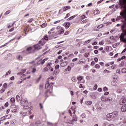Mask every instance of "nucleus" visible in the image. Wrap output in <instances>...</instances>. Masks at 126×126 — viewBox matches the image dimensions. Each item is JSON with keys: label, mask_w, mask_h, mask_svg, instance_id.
Segmentation results:
<instances>
[{"label": "nucleus", "mask_w": 126, "mask_h": 126, "mask_svg": "<svg viewBox=\"0 0 126 126\" xmlns=\"http://www.w3.org/2000/svg\"><path fill=\"white\" fill-rule=\"evenodd\" d=\"M126 2L125 0H119V5H121V9L122 10L120 13V16L116 18V21H119L120 19H125L126 20Z\"/></svg>", "instance_id": "nucleus-1"}, {"label": "nucleus", "mask_w": 126, "mask_h": 126, "mask_svg": "<svg viewBox=\"0 0 126 126\" xmlns=\"http://www.w3.org/2000/svg\"><path fill=\"white\" fill-rule=\"evenodd\" d=\"M118 116V112L114 111L111 113L108 114L106 115V119L107 121H114Z\"/></svg>", "instance_id": "nucleus-2"}, {"label": "nucleus", "mask_w": 126, "mask_h": 126, "mask_svg": "<svg viewBox=\"0 0 126 126\" xmlns=\"http://www.w3.org/2000/svg\"><path fill=\"white\" fill-rule=\"evenodd\" d=\"M121 34L119 36L120 40L121 42L126 43V30H124L122 32Z\"/></svg>", "instance_id": "nucleus-3"}, {"label": "nucleus", "mask_w": 126, "mask_h": 126, "mask_svg": "<svg viewBox=\"0 0 126 126\" xmlns=\"http://www.w3.org/2000/svg\"><path fill=\"white\" fill-rule=\"evenodd\" d=\"M101 100L103 102H112L113 101V98L112 97H105V96H102Z\"/></svg>", "instance_id": "nucleus-4"}, {"label": "nucleus", "mask_w": 126, "mask_h": 126, "mask_svg": "<svg viewBox=\"0 0 126 126\" xmlns=\"http://www.w3.org/2000/svg\"><path fill=\"white\" fill-rule=\"evenodd\" d=\"M64 33V31L63 30V28H61L60 30L57 31L55 35V36H59V35H61V34H63Z\"/></svg>", "instance_id": "nucleus-5"}, {"label": "nucleus", "mask_w": 126, "mask_h": 126, "mask_svg": "<svg viewBox=\"0 0 126 126\" xmlns=\"http://www.w3.org/2000/svg\"><path fill=\"white\" fill-rule=\"evenodd\" d=\"M121 22H123V24L121 26V29L123 32L124 30H126L125 29L126 28V20L125 19H124V20H122Z\"/></svg>", "instance_id": "nucleus-6"}, {"label": "nucleus", "mask_w": 126, "mask_h": 126, "mask_svg": "<svg viewBox=\"0 0 126 126\" xmlns=\"http://www.w3.org/2000/svg\"><path fill=\"white\" fill-rule=\"evenodd\" d=\"M21 106H23L24 107V109H25V110L27 109V108H28V105L27 104H24V101L21 100Z\"/></svg>", "instance_id": "nucleus-7"}, {"label": "nucleus", "mask_w": 126, "mask_h": 126, "mask_svg": "<svg viewBox=\"0 0 126 126\" xmlns=\"http://www.w3.org/2000/svg\"><path fill=\"white\" fill-rule=\"evenodd\" d=\"M60 65L62 67H64V66H66V65H67V61H65V62H62L61 63Z\"/></svg>", "instance_id": "nucleus-8"}, {"label": "nucleus", "mask_w": 126, "mask_h": 126, "mask_svg": "<svg viewBox=\"0 0 126 126\" xmlns=\"http://www.w3.org/2000/svg\"><path fill=\"white\" fill-rule=\"evenodd\" d=\"M126 100L125 98H122L119 101L120 105H124L126 103Z\"/></svg>", "instance_id": "nucleus-9"}, {"label": "nucleus", "mask_w": 126, "mask_h": 126, "mask_svg": "<svg viewBox=\"0 0 126 126\" xmlns=\"http://www.w3.org/2000/svg\"><path fill=\"white\" fill-rule=\"evenodd\" d=\"M122 112H126V104L122 106L121 109Z\"/></svg>", "instance_id": "nucleus-10"}, {"label": "nucleus", "mask_w": 126, "mask_h": 126, "mask_svg": "<svg viewBox=\"0 0 126 126\" xmlns=\"http://www.w3.org/2000/svg\"><path fill=\"white\" fill-rule=\"evenodd\" d=\"M63 25L66 28H69V27L70 26V23H69V22L64 23Z\"/></svg>", "instance_id": "nucleus-11"}, {"label": "nucleus", "mask_w": 126, "mask_h": 126, "mask_svg": "<svg viewBox=\"0 0 126 126\" xmlns=\"http://www.w3.org/2000/svg\"><path fill=\"white\" fill-rule=\"evenodd\" d=\"M41 49V46L36 44L34 45V50H40Z\"/></svg>", "instance_id": "nucleus-12"}, {"label": "nucleus", "mask_w": 126, "mask_h": 126, "mask_svg": "<svg viewBox=\"0 0 126 126\" xmlns=\"http://www.w3.org/2000/svg\"><path fill=\"white\" fill-rule=\"evenodd\" d=\"M72 121L77 122V117H76V115L73 116V119L72 120Z\"/></svg>", "instance_id": "nucleus-13"}, {"label": "nucleus", "mask_w": 126, "mask_h": 126, "mask_svg": "<svg viewBox=\"0 0 126 126\" xmlns=\"http://www.w3.org/2000/svg\"><path fill=\"white\" fill-rule=\"evenodd\" d=\"M76 16H77V14L70 17L69 18L67 19V20L68 21L71 20L72 19H73V18H74L75 17H76Z\"/></svg>", "instance_id": "nucleus-14"}, {"label": "nucleus", "mask_w": 126, "mask_h": 126, "mask_svg": "<svg viewBox=\"0 0 126 126\" xmlns=\"http://www.w3.org/2000/svg\"><path fill=\"white\" fill-rule=\"evenodd\" d=\"M94 15H97V14H99L100 13V11L99 10H95L94 11Z\"/></svg>", "instance_id": "nucleus-15"}, {"label": "nucleus", "mask_w": 126, "mask_h": 126, "mask_svg": "<svg viewBox=\"0 0 126 126\" xmlns=\"http://www.w3.org/2000/svg\"><path fill=\"white\" fill-rule=\"evenodd\" d=\"M48 84H50V79H48L47 80L46 83L45 84V89H47V85H48Z\"/></svg>", "instance_id": "nucleus-16"}, {"label": "nucleus", "mask_w": 126, "mask_h": 126, "mask_svg": "<svg viewBox=\"0 0 126 126\" xmlns=\"http://www.w3.org/2000/svg\"><path fill=\"white\" fill-rule=\"evenodd\" d=\"M111 85H112V86H117V82H116L115 81H112Z\"/></svg>", "instance_id": "nucleus-17"}, {"label": "nucleus", "mask_w": 126, "mask_h": 126, "mask_svg": "<svg viewBox=\"0 0 126 126\" xmlns=\"http://www.w3.org/2000/svg\"><path fill=\"white\" fill-rule=\"evenodd\" d=\"M86 105H88V106H90V105L92 104V101H86Z\"/></svg>", "instance_id": "nucleus-18"}, {"label": "nucleus", "mask_w": 126, "mask_h": 126, "mask_svg": "<svg viewBox=\"0 0 126 126\" xmlns=\"http://www.w3.org/2000/svg\"><path fill=\"white\" fill-rule=\"evenodd\" d=\"M71 79L73 82H76L77 81V80H76V78L75 77H72Z\"/></svg>", "instance_id": "nucleus-19"}, {"label": "nucleus", "mask_w": 126, "mask_h": 126, "mask_svg": "<svg viewBox=\"0 0 126 126\" xmlns=\"http://www.w3.org/2000/svg\"><path fill=\"white\" fill-rule=\"evenodd\" d=\"M17 59H18V60H19L20 61H22L23 59V57L21 56V55H18L17 57Z\"/></svg>", "instance_id": "nucleus-20"}, {"label": "nucleus", "mask_w": 126, "mask_h": 126, "mask_svg": "<svg viewBox=\"0 0 126 126\" xmlns=\"http://www.w3.org/2000/svg\"><path fill=\"white\" fill-rule=\"evenodd\" d=\"M77 79L78 80H79V81H80L82 80V79H83V76H80L79 77H78L77 78Z\"/></svg>", "instance_id": "nucleus-21"}, {"label": "nucleus", "mask_w": 126, "mask_h": 126, "mask_svg": "<svg viewBox=\"0 0 126 126\" xmlns=\"http://www.w3.org/2000/svg\"><path fill=\"white\" fill-rule=\"evenodd\" d=\"M10 102L11 103H15V98H14V97H12L11 99H10Z\"/></svg>", "instance_id": "nucleus-22"}, {"label": "nucleus", "mask_w": 126, "mask_h": 126, "mask_svg": "<svg viewBox=\"0 0 126 126\" xmlns=\"http://www.w3.org/2000/svg\"><path fill=\"white\" fill-rule=\"evenodd\" d=\"M11 113H13L14 114H15V113H17V109H12L11 110Z\"/></svg>", "instance_id": "nucleus-23"}, {"label": "nucleus", "mask_w": 126, "mask_h": 126, "mask_svg": "<svg viewBox=\"0 0 126 126\" xmlns=\"http://www.w3.org/2000/svg\"><path fill=\"white\" fill-rule=\"evenodd\" d=\"M51 66H52V63H48L47 65V67L49 68V69H51V68L52 67H51Z\"/></svg>", "instance_id": "nucleus-24"}, {"label": "nucleus", "mask_w": 126, "mask_h": 126, "mask_svg": "<svg viewBox=\"0 0 126 126\" xmlns=\"http://www.w3.org/2000/svg\"><path fill=\"white\" fill-rule=\"evenodd\" d=\"M64 11H65V10H63V9H61L59 10V14H62V13L64 12Z\"/></svg>", "instance_id": "nucleus-25"}, {"label": "nucleus", "mask_w": 126, "mask_h": 126, "mask_svg": "<svg viewBox=\"0 0 126 126\" xmlns=\"http://www.w3.org/2000/svg\"><path fill=\"white\" fill-rule=\"evenodd\" d=\"M46 26H47V23H43L41 25L42 28H45V27H46Z\"/></svg>", "instance_id": "nucleus-26"}, {"label": "nucleus", "mask_w": 126, "mask_h": 126, "mask_svg": "<svg viewBox=\"0 0 126 126\" xmlns=\"http://www.w3.org/2000/svg\"><path fill=\"white\" fill-rule=\"evenodd\" d=\"M121 71L123 73H126V68H124L121 70Z\"/></svg>", "instance_id": "nucleus-27"}, {"label": "nucleus", "mask_w": 126, "mask_h": 126, "mask_svg": "<svg viewBox=\"0 0 126 126\" xmlns=\"http://www.w3.org/2000/svg\"><path fill=\"white\" fill-rule=\"evenodd\" d=\"M64 9H66L67 10L68 9H70V6H66L64 7Z\"/></svg>", "instance_id": "nucleus-28"}, {"label": "nucleus", "mask_w": 126, "mask_h": 126, "mask_svg": "<svg viewBox=\"0 0 126 126\" xmlns=\"http://www.w3.org/2000/svg\"><path fill=\"white\" fill-rule=\"evenodd\" d=\"M11 11L10 10H8L6 11V12L4 13V15H7L8 14H9Z\"/></svg>", "instance_id": "nucleus-29"}, {"label": "nucleus", "mask_w": 126, "mask_h": 126, "mask_svg": "<svg viewBox=\"0 0 126 126\" xmlns=\"http://www.w3.org/2000/svg\"><path fill=\"white\" fill-rule=\"evenodd\" d=\"M5 117H6V119H9L10 118H11V116L10 115H7L6 116H5Z\"/></svg>", "instance_id": "nucleus-30"}, {"label": "nucleus", "mask_w": 126, "mask_h": 126, "mask_svg": "<svg viewBox=\"0 0 126 126\" xmlns=\"http://www.w3.org/2000/svg\"><path fill=\"white\" fill-rule=\"evenodd\" d=\"M120 9H121V5H119L117 4L115 5V8H116V9H118V8H120Z\"/></svg>", "instance_id": "nucleus-31"}, {"label": "nucleus", "mask_w": 126, "mask_h": 126, "mask_svg": "<svg viewBox=\"0 0 126 126\" xmlns=\"http://www.w3.org/2000/svg\"><path fill=\"white\" fill-rule=\"evenodd\" d=\"M94 67H95V68L99 69V68H100V65H99V64H96L94 66Z\"/></svg>", "instance_id": "nucleus-32"}, {"label": "nucleus", "mask_w": 126, "mask_h": 126, "mask_svg": "<svg viewBox=\"0 0 126 126\" xmlns=\"http://www.w3.org/2000/svg\"><path fill=\"white\" fill-rule=\"evenodd\" d=\"M97 88H98V86L95 84L94 87V90H97Z\"/></svg>", "instance_id": "nucleus-33"}, {"label": "nucleus", "mask_w": 126, "mask_h": 126, "mask_svg": "<svg viewBox=\"0 0 126 126\" xmlns=\"http://www.w3.org/2000/svg\"><path fill=\"white\" fill-rule=\"evenodd\" d=\"M103 90L104 92H106V91H108V88L107 87H104L103 89Z\"/></svg>", "instance_id": "nucleus-34"}, {"label": "nucleus", "mask_w": 126, "mask_h": 126, "mask_svg": "<svg viewBox=\"0 0 126 126\" xmlns=\"http://www.w3.org/2000/svg\"><path fill=\"white\" fill-rule=\"evenodd\" d=\"M0 119L1 121H4V120H6L5 116L0 118Z\"/></svg>", "instance_id": "nucleus-35"}, {"label": "nucleus", "mask_w": 126, "mask_h": 126, "mask_svg": "<svg viewBox=\"0 0 126 126\" xmlns=\"http://www.w3.org/2000/svg\"><path fill=\"white\" fill-rule=\"evenodd\" d=\"M43 87H44V85H39V90H42V89H43Z\"/></svg>", "instance_id": "nucleus-36"}, {"label": "nucleus", "mask_w": 126, "mask_h": 126, "mask_svg": "<svg viewBox=\"0 0 126 126\" xmlns=\"http://www.w3.org/2000/svg\"><path fill=\"white\" fill-rule=\"evenodd\" d=\"M10 73H11V70L8 71L6 72V76H7V75H8V74H10Z\"/></svg>", "instance_id": "nucleus-37"}, {"label": "nucleus", "mask_w": 126, "mask_h": 126, "mask_svg": "<svg viewBox=\"0 0 126 126\" xmlns=\"http://www.w3.org/2000/svg\"><path fill=\"white\" fill-rule=\"evenodd\" d=\"M31 50H32V47H28V48L27 49V51L28 52H29L30 51H31Z\"/></svg>", "instance_id": "nucleus-38"}, {"label": "nucleus", "mask_w": 126, "mask_h": 126, "mask_svg": "<svg viewBox=\"0 0 126 126\" xmlns=\"http://www.w3.org/2000/svg\"><path fill=\"white\" fill-rule=\"evenodd\" d=\"M60 68V65L58 64L55 66V69H59Z\"/></svg>", "instance_id": "nucleus-39"}, {"label": "nucleus", "mask_w": 126, "mask_h": 126, "mask_svg": "<svg viewBox=\"0 0 126 126\" xmlns=\"http://www.w3.org/2000/svg\"><path fill=\"white\" fill-rule=\"evenodd\" d=\"M22 99H23V97H22V95H20L19 97V100L20 101H22Z\"/></svg>", "instance_id": "nucleus-40"}, {"label": "nucleus", "mask_w": 126, "mask_h": 126, "mask_svg": "<svg viewBox=\"0 0 126 126\" xmlns=\"http://www.w3.org/2000/svg\"><path fill=\"white\" fill-rule=\"evenodd\" d=\"M24 102L25 103V104H28V100H27V98H25Z\"/></svg>", "instance_id": "nucleus-41"}, {"label": "nucleus", "mask_w": 126, "mask_h": 126, "mask_svg": "<svg viewBox=\"0 0 126 126\" xmlns=\"http://www.w3.org/2000/svg\"><path fill=\"white\" fill-rule=\"evenodd\" d=\"M27 109H29L28 111L29 112H31V111L33 109V107L32 106L29 107H27Z\"/></svg>", "instance_id": "nucleus-42"}, {"label": "nucleus", "mask_w": 126, "mask_h": 126, "mask_svg": "<svg viewBox=\"0 0 126 126\" xmlns=\"http://www.w3.org/2000/svg\"><path fill=\"white\" fill-rule=\"evenodd\" d=\"M81 117L82 119H84V118H86V116L84 114L81 115Z\"/></svg>", "instance_id": "nucleus-43"}, {"label": "nucleus", "mask_w": 126, "mask_h": 126, "mask_svg": "<svg viewBox=\"0 0 126 126\" xmlns=\"http://www.w3.org/2000/svg\"><path fill=\"white\" fill-rule=\"evenodd\" d=\"M102 27H103V25H99V26H98L97 28L98 29H100L101 28H102Z\"/></svg>", "instance_id": "nucleus-44"}, {"label": "nucleus", "mask_w": 126, "mask_h": 126, "mask_svg": "<svg viewBox=\"0 0 126 126\" xmlns=\"http://www.w3.org/2000/svg\"><path fill=\"white\" fill-rule=\"evenodd\" d=\"M69 16H70V14L67 13V14L66 15V16H65V17L64 18H65H65H67V17H69Z\"/></svg>", "instance_id": "nucleus-45"}, {"label": "nucleus", "mask_w": 126, "mask_h": 126, "mask_svg": "<svg viewBox=\"0 0 126 126\" xmlns=\"http://www.w3.org/2000/svg\"><path fill=\"white\" fill-rule=\"evenodd\" d=\"M108 126V123L107 122H104L102 125V126Z\"/></svg>", "instance_id": "nucleus-46"}, {"label": "nucleus", "mask_w": 126, "mask_h": 126, "mask_svg": "<svg viewBox=\"0 0 126 126\" xmlns=\"http://www.w3.org/2000/svg\"><path fill=\"white\" fill-rule=\"evenodd\" d=\"M32 73H35V72H36V68H33L32 69Z\"/></svg>", "instance_id": "nucleus-47"}, {"label": "nucleus", "mask_w": 126, "mask_h": 126, "mask_svg": "<svg viewBox=\"0 0 126 126\" xmlns=\"http://www.w3.org/2000/svg\"><path fill=\"white\" fill-rule=\"evenodd\" d=\"M69 33V31H66L64 32V35H68V33Z\"/></svg>", "instance_id": "nucleus-48"}, {"label": "nucleus", "mask_w": 126, "mask_h": 126, "mask_svg": "<svg viewBox=\"0 0 126 126\" xmlns=\"http://www.w3.org/2000/svg\"><path fill=\"white\" fill-rule=\"evenodd\" d=\"M60 22H61V21H60V20L56 21L54 22V24H57V23H60Z\"/></svg>", "instance_id": "nucleus-49"}, {"label": "nucleus", "mask_w": 126, "mask_h": 126, "mask_svg": "<svg viewBox=\"0 0 126 126\" xmlns=\"http://www.w3.org/2000/svg\"><path fill=\"white\" fill-rule=\"evenodd\" d=\"M89 55V53H85L84 56H85V58H88Z\"/></svg>", "instance_id": "nucleus-50"}, {"label": "nucleus", "mask_w": 126, "mask_h": 126, "mask_svg": "<svg viewBox=\"0 0 126 126\" xmlns=\"http://www.w3.org/2000/svg\"><path fill=\"white\" fill-rule=\"evenodd\" d=\"M94 60L95 62V63H98V58H97L96 57H95L94 58Z\"/></svg>", "instance_id": "nucleus-51"}, {"label": "nucleus", "mask_w": 126, "mask_h": 126, "mask_svg": "<svg viewBox=\"0 0 126 126\" xmlns=\"http://www.w3.org/2000/svg\"><path fill=\"white\" fill-rule=\"evenodd\" d=\"M68 57V58H70V57H74V55H73V54H71L69 55Z\"/></svg>", "instance_id": "nucleus-52"}, {"label": "nucleus", "mask_w": 126, "mask_h": 126, "mask_svg": "<svg viewBox=\"0 0 126 126\" xmlns=\"http://www.w3.org/2000/svg\"><path fill=\"white\" fill-rule=\"evenodd\" d=\"M98 50H95L94 51V53L95 55H97V54H98Z\"/></svg>", "instance_id": "nucleus-53"}, {"label": "nucleus", "mask_w": 126, "mask_h": 126, "mask_svg": "<svg viewBox=\"0 0 126 126\" xmlns=\"http://www.w3.org/2000/svg\"><path fill=\"white\" fill-rule=\"evenodd\" d=\"M99 64H100V65H102V66H104V65L105 64V63H104L103 62H100V63H99Z\"/></svg>", "instance_id": "nucleus-54"}, {"label": "nucleus", "mask_w": 126, "mask_h": 126, "mask_svg": "<svg viewBox=\"0 0 126 126\" xmlns=\"http://www.w3.org/2000/svg\"><path fill=\"white\" fill-rule=\"evenodd\" d=\"M45 62H46V59H43L41 62V63L44 64V63H45Z\"/></svg>", "instance_id": "nucleus-55"}, {"label": "nucleus", "mask_w": 126, "mask_h": 126, "mask_svg": "<svg viewBox=\"0 0 126 126\" xmlns=\"http://www.w3.org/2000/svg\"><path fill=\"white\" fill-rule=\"evenodd\" d=\"M94 64H95V62L94 61H92L91 63V65L93 66V65H94Z\"/></svg>", "instance_id": "nucleus-56"}, {"label": "nucleus", "mask_w": 126, "mask_h": 126, "mask_svg": "<svg viewBox=\"0 0 126 126\" xmlns=\"http://www.w3.org/2000/svg\"><path fill=\"white\" fill-rule=\"evenodd\" d=\"M103 0H100L97 2V4H99V3H101V2H102Z\"/></svg>", "instance_id": "nucleus-57"}, {"label": "nucleus", "mask_w": 126, "mask_h": 126, "mask_svg": "<svg viewBox=\"0 0 126 126\" xmlns=\"http://www.w3.org/2000/svg\"><path fill=\"white\" fill-rule=\"evenodd\" d=\"M91 41V40L90 39H89V40L86 41V43L87 44H89V43H90Z\"/></svg>", "instance_id": "nucleus-58"}, {"label": "nucleus", "mask_w": 126, "mask_h": 126, "mask_svg": "<svg viewBox=\"0 0 126 126\" xmlns=\"http://www.w3.org/2000/svg\"><path fill=\"white\" fill-rule=\"evenodd\" d=\"M40 79H41V77H39V78H38L36 80V82H39V81H40Z\"/></svg>", "instance_id": "nucleus-59"}, {"label": "nucleus", "mask_w": 126, "mask_h": 126, "mask_svg": "<svg viewBox=\"0 0 126 126\" xmlns=\"http://www.w3.org/2000/svg\"><path fill=\"white\" fill-rule=\"evenodd\" d=\"M93 46H94L95 45H97V42L96 41H94L92 43Z\"/></svg>", "instance_id": "nucleus-60"}, {"label": "nucleus", "mask_w": 126, "mask_h": 126, "mask_svg": "<svg viewBox=\"0 0 126 126\" xmlns=\"http://www.w3.org/2000/svg\"><path fill=\"white\" fill-rule=\"evenodd\" d=\"M86 17V16H85V15H82V16H81L82 19H84V18H85Z\"/></svg>", "instance_id": "nucleus-61"}, {"label": "nucleus", "mask_w": 126, "mask_h": 126, "mask_svg": "<svg viewBox=\"0 0 126 126\" xmlns=\"http://www.w3.org/2000/svg\"><path fill=\"white\" fill-rule=\"evenodd\" d=\"M22 74H23V73H22V72H20L18 73V75H22Z\"/></svg>", "instance_id": "nucleus-62"}, {"label": "nucleus", "mask_w": 126, "mask_h": 126, "mask_svg": "<svg viewBox=\"0 0 126 126\" xmlns=\"http://www.w3.org/2000/svg\"><path fill=\"white\" fill-rule=\"evenodd\" d=\"M43 70H44V71H47L48 70V68L47 67H44Z\"/></svg>", "instance_id": "nucleus-63"}, {"label": "nucleus", "mask_w": 126, "mask_h": 126, "mask_svg": "<svg viewBox=\"0 0 126 126\" xmlns=\"http://www.w3.org/2000/svg\"><path fill=\"white\" fill-rule=\"evenodd\" d=\"M8 105H9L8 102H6L4 106H5V107H7L8 106Z\"/></svg>", "instance_id": "nucleus-64"}]
</instances>
